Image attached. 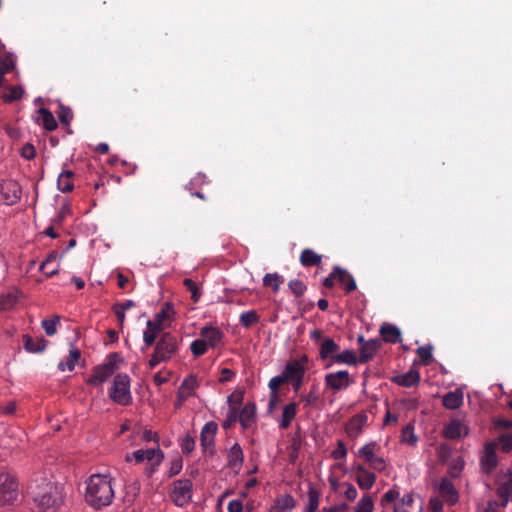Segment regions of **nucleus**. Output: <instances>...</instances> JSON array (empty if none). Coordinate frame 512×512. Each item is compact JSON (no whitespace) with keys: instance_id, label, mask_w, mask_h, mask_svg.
<instances>
[{"instance_id":"nucleus-1","label":"nucleus","mask_w":512,"mask_h":512,"mask_svg":"<svg viewBox=\"0 0 512 512\" xmlns=\"http://www.w3.org/2000/svg\"><path fill=\"white\" fill-rule=\"evenodd\" d=\"M114 491L107 475L93 474L89 477L85 494L86 502L95 509L108 506L113 499Z\"/></svg>"},{"instance_id":"nucleus-2","label":"nucleus","mask_w":512,"mask_h":512,"mask_svg":"<svg viewBox=\"0 0 512 512\" xmlns=\"http://www.w3.org/2000/svg\"><path fill=\"white\" fill-rule=\"evenodd\" d=\"M33 500L43 512H56L63 504L62 488L53 482L32 488Z\"/></svg>"},{"instance_id":"nucleus-3","label":"nucleus","mask_w":512,"mask_h":512,"mask_svg":"<svg viewBox=\"0 0 512 512\" xmlns=\"http://www.w3.org/2000/svg\"><path fill=\"white\" fill-rule=\"evenodd\" d=\"M124 365L125 359L118 352H112L106 356L102 364L94 367L93 373L88 378L87 383L98 386Z\"/></svg>"},{"instance_id":"nucleus-4","label":"nucleus","mask_w":512,"mask_h":512,"mask_svg":"<svg viewBox=\"0 0 512 512\" xmlns=\"http://www.w3.org/2000/svg\"><path fill=\"white\" fill-rule=\"evenodd\" d=\"M178 349V338L170 332L162 333L156 343L155 351L149 360L150 367L154 368L160 362L170 360L177 353Z\"/></svg>"},{"instance_id":"nucleus-5","label":"nucleus","mask_w":512,"mask_h":512,"mask_svg":"<svg viewBox=\"0 0 512 512\" xmlns=\"http://www.w3.org/2000/svg\"><path fill=\"white\" fill-rule=\"evenodd\" d=\"M136 463L147 461L145 472L148 476L155 473L164 459V453L159 448L139 449L132 453Z\"/></svg>"},{"instance_id":"nucleus-6","label":"nucleus","mask_w":512,"mask_h":512,"mask_svg":"<svg viewBox=\"0 0 512 512\" xmlns=\"http://www.w3.org/2000/svg\"><path fill=\"white\" fill-rule=\"evenodd\" d=\"M303 376V366L297 360L289 361L280 375L270 379L268 386L269 388L275 389L278 386H284L290 382V380Z\"/></svg>"},{"instance_id":"nucleus-7","label":"nucleus","mask_w":512,"mask_h":512,"mask_svg":"<svg viewBox=\"0 0 512 512\" xmlns=\"http://www.w3.org/2000/svg\"><path fill=\"white\" fill-rule=\"evenodd\" d=\"M18 497V484L9 474H0V506L13 504Z\"/></svg>"},{"instance_id":"nucleus-8","label":"nucleus","mask_w":512,"mask_h":512,"mask_svg":"<svg viewBox=\"0 0 512 512\" xmlns=\"http://www.w3.org/2000/svg\"><path fill=\"white\" fill-rule=\"evenodd\" d=\"M496 485V494L500 498L499 504L502 508H506L512 496V471L510 469L500 471L496 478Z\"/></svg>"},{"instance_id":"nucleus-9","label":"nucleus","mask_w":512,"mask_h":512,"mask_svg":"<svg viewBox=\"0 0 512 512\" xmlns=\"http://www.w3.org/2000/svg\"><path fill=\"white\" fill-rule=\"evenodd\" d=\"M193 484L190 479H180L173 483L171 499L179 506L183 507L191 500Z\"/></svg>"},{"instance_id":"nucleus-10","label":"nucleus","mask_w":512,"mask_h":512,"mask_svg":"<svg viewBox=\"0 0 512 512\" xmlns=\"http://www.w3.org/2000/svg\"><path fill=\"white\" fill-rule=\"evenodd\" d=\"M109 397L116 403L128 404V376L117 374L108 392Z\"/></svg>"},{"instance_id":"nucleus-11","label":"nucleus","mask_w":512,"mask_h":512,"mask_svg":"<svg viewBox=\"0 0 512 512\" xmlns=\"http://www.w3.org/2000/svg\"><path fill=\"white\" fill-rule=\"evenodd\" d=\"M174 314V307L170 303H165L161 310L155 314L154 319L148 321L147 326L162 331L170 325Z\"/></svg>"},{"instance_id":"nucleus-12","label":"nucleus","mask_w":512,"mask_h":512,"mask_svg":"<svg viewBox=\"0 0 512 512\" xmlns=\"http://www.w3.org/2000/svg\"><path fill=\"white\" fill-rule=\"evenodd\" d=\"M242 393L234 392L228 397L229 412L227 416H253L255 413L254 404H247L242 410Z\"/></svg>"},{"instance_id":"nucleus-13","label":"nucleus","mask_w":512,"mask_h":512,"mask_svg":"<svg viewBox=\"0 0 512 512\" xmlns=\"http://www.w3.org/2000/svg\"><path fill=\"white\" fill-rule=\"evenodd\" d=\"M358 343L360 344V356L358 358L359 363L361 364L367 363L371 360L381 346L380 339H370L365 341L362 335L358 337Z\"/></svg>"},{"instance_id":"nucleus-14","label":"nucleus","mask_w":512,"mask_h":512,"mask_svg":"<svg viewBox=\"0 0 512 512\" xmlns=\"http://www.w3.org/2000/svg\"><path fill=\"white\" fill-rule=\"evenodd\" d=\"M340 351V346L330 337H325L319 346V358L321 360H328L326 367L333 364L334 355Z\"/></svg>"},{"instance_id":"nucleus-15","label":"nucleus","mask_w":512,"mask_h":512,"mask_svg":"<svg viewBox=\"0 0 512 512\" xmlns=\"http://www.w3.org/2000/svg\"><path fill=\"white\" fill-rule=\"evenodd\" d=\"M468 434V427L458 418H451L443 430L446 439L456 440Z\"/></svg>"},{"instance_id":"nucleus-16","label":"nucleus","mask_w":512,"mask_h":512,"mask_svg":"<svg viewBox=\"0 0 512 512\" xmlns=\"http://www.w3.org/2000/svg\"><path fill=\"white\" fill-rule=\"evenodd\" d=\"M326 385L333 390L339 391L347 388L350 383L349 373L346 370H340L334 373H329L325 376Z\"/></svg>"},{"instance_id":"nucleus-17","label":"nucleus","mask_w":512,"mask_h":512,"mask_svg":"<svg viewBox=\"0 0 512 512\" xmlns=\"http://www.w3.org/2000/svg\"><path fill=\"white\" fill-rule=\"evenodd\" d=\"M1 194L6 204L13 205L21 198V187L15 181H7L1 185Z\"/></svg>"},{"instance_id":"nucleus-18","label":"nucleus","mask_w":512,"mask_h":512,"mask_svg":"<svg viewBox=\"0 0 512 512\" xmlns=\"http://www.w3.org/2000/svg\"><path fill=\"white\" fill-rule=\"evenodd\" d=\"M197 387L198 382L196 377L194 375L187 376L178 388L176 405H181L183 401L192 396Z\"/></svg>"},{"instance_id":"nucleus-19","label":"nucleus","mask_w":512,"mask_h":512,"mask_svg":"<svg viewBox=\"0 0 512 512\" xmlns=\"http://www.w3.org/2000/svg\"><path fill=\"white\" fill-rule=\"evenodd\" d=\"M200 336L206 341L208 347H217L224 338V333L217 327L204 326L200 330Z\"/></svg>"},{"instance_id":"nucleus-20","label":"nucleus","mask_w":512,"mask_h":512,"mask_svg":"<svg viewBox=\"0 0 512 512\" xmlns=\"http://www.w3.org/2000/svg\"><path fill=\"white\" fill-rule=\"evenodd\" d=\"M498 464L497 454L492 444L485 446L484 455L481 457V468L482 471L489 474L491 473Z\"/></svg>"},{"instance_id":"nucleus-21","label":"nucleus","mask_w":512,"mask_h":512,"mask_svg":"<svg viewBox=\"0 0 512 512\" xmlns=\"http://www.w3.org/2000/svg\"><path fill=\"white\" fill-rule=\"evenodd\" d=\"M217 423L210 421L204 425L200 433V442L204 450H208L213 446L214 437L217 432Z\"/></svg>"},{"instance_id":"nucleus-22","label":"nucleus","mask_w":512,"mask_h":512,"mask_svg":"<svg viewBox=\"0 0 512 512\" xmlns=\"http://www.w3.org/2000/svg\"><path fill=\"white\" fill-rule=\"evenodd\" d=\"M392 382L399 386L410 388L420 382V374L417 370L410 369L404 374L394 376Z\"/></svg>"},{"instance_id":"nucleus-23","label":"nucleus","mask_w":512,"mask_h":512,"mask_svg":"<svg viewBox=\"0 0 512 512\" xmlns=\"http://www.w3.org/2000/svg\"><path fill=\"white\" fill-rule=\"evenodd\" d=\"M438 489L448 504L454 505L458 501V493L454 487V484L449 479H442L439 483Z\"/></svg>"},{"instance_id":"nucleus-24","label":"nucleus","mask_w":512,"mask_h":512,"mask_svg":"<svg viewBox=\"0 0 512 512\" xmlns=\"http://www.w3.org/2000/svg\"><path fill=\"white\" fill-rule=\"evenodd\" d=\"M379 332L385 342L395 344L401 341V331L393 324L384 323Z\"/></svg>"},{"instance_id":"nucleus-25","label":"nucleus","mask_w":512,"mask_h":512,"mask_svg":"<svg viewBox=\"0 0 512 512\" xmlns=\"http://www.w3.org/2000/svg\"><path fill=\"white\" fill-rule=\"evenodd\" d=\"M24 348L30 353H41L43 352L48 344V341L43 337L33 338L29 335H25L23 338Z\"/></svg>"},{"instance_id":"nucleus-26","label":"nucleus","mask_w":512,"mask_h":512,"mask_svg":"<svg viewBox=\"0 0 512 512\" xmlns=\"http://www.w3.org/2000/svg\"><path fill=\"white\" fill-rule=\"evenodd\" d=\"M335 272L337 273V281L344 286L347 293L357 288L354 277L347 270L340 266H335Z\"/></svg>"},{"instance_id":"nucleus-27","label":"nucleus","mask_w":512,"mask_h":512,"mask_svg":"<svg viewBox=\"0 0 512 512\" xmlns=\"http://www.w3.org/2000/svg\"><path fill=\"white\" fill-rule=\"evenodd\" d=\"M442 404L445 408L454 410L463 404V392L460 390L450 391L442 397Z\"/></svg>"},{"instance_id":"nucleus-28","label":"nucleus","mask_w":512,"mask_h":512,"mask_svg":"<svg viewBox=\"0 0 512 512\" xmlns=\"http://www.w3.org/2000/svg\"><path fill=\"white\" fill-rule=\"evenodd\" d=\"M300 263L304 267L319 266L322 263V256L314 250L306 248L301 252Z\"/></svg>"},{"instance_id":"nucleus-29","label":"nucleus","mask_w":512,"mask_h":512,"mask_svg":"<svg viewBox=\"0 0 512 512\" xmlns=\"http://www.w3.org/2000/svg\"><path fill=\"white\" fill-rule=\"evenodd\" d=\"M73 177L74 173L70 170L61 172L57 179L58 189L63 193L71 192L74 188Z\"/></svg>"},{"instance_id":"nucleus-30","label":"nucleus","mask_w":512,"mask_h":512,"mask_svg":"<svg viewBox=\"0 0 512 512\" xmlns=\"http://www.w3.org/2000/svg\"><path fill=\"white\" fill-rule=\"evenodd\" d=\"M270 389V399L268 403V412L273 413L278 405L282 402V397L286 394L288 391V388L284 386H278L275 389Z\"/></svg>"},{"instance_id":"nucleus-31","label":"nucleus","mask_w":512,"mask_h":512,"mask_svg":"<svg viewBox=\"0 0 512 512\" xmlns=\"http://www.w3.org/2000/svg\"><path fill=\"white\" fill-rule=\"evenodd\" d=\"M58 258V254L56 251H52L48 254L46 259L41 263L40 265V271L44 273L47 277H52L58 273L59 270V264H56L52 269H49V266L51 264L56 263Z\"/></svg>"},{"instance_id":"nucleus-32","label":"nucleus","mask_w":512,"mask_h":512,"mask_svg":"<svg viewBox=\"0 0 512 512\" xmlns=\"http://www.w3.org/2000/svg\"><path fill=\"white\" fill-rule=\"evenodd\" d=\"M81 357V352L78 348L73 347L70 352L69 356L66 361H61L58 364V369L60 371H65L66 369L69 371H73L75 368L76 363Z\"/></svg>"},{"instance_id":"nucleus-33","label":"nucleus","mask_w":512,"mask_h":512,"mask_svg":"<svg viewBox=\"0 0 512 512\" xmlns=\"http://www.w3.org/2000/svg\"><path fill=\"white\" fill-rule=\"evenodd\" d=\"M367 418H350L346 423L345 430L349 437H357L365 424Z\"/></svg>"},{"instance_id":"nucleus-34","label":"nucleus","mask_w":512,"mask_h":512,"mask_svg":"<svg viewBox=\"0 0 512 512\" xmlns=\"http://www.w3.org/2000/svg\"><path fill=\"white\" fill-rule=\"evenodd\" d=\"M333 363L356 365L359 363V358L353 350H344L334 355Z\"/></svg>"},{"instance_id":"nucleus-35","label":"nucleus","mask_w":512,"mask_h":512,"mask_svg":"<svg viewBox=\"0 0 512 512\" xmlns=\"http://www.w3.org/2000/svg\"><path fill=\"white\" fill-rule=\"evenodd\" d=\"M38 113L41 118L42 125L46 130L54 131L57 128V121L52 112L42 107L38 110Z\"/></svg>"},{"instance_id":"nucleus-36","label":"nucleus","mask_w":512,"mask_h":512,"mask_svg":"<svg viewBox=\"0 0 512 512\" xmlns=\"http://www.w3.org/2000/svg\"><path fill=\"white\" fill-rule=\"evenodd\" d=\"M24 90L21 86H8L6 91L2 94V99L5 103H12L22 98Z\"/></svg>"},{"instance_id":"nucleus-37","label":"nucleus","mask_w":512,"mask_h":512,"mask_svg":"<svg viewBox=\"0 0 512 512\" xmlns=\"http://www.w3.org/2000/svg\"><path fill=\"white\" fill-rule=\"evenodd\" d=\"M228 463L229 466L232 468H240L242 462H243V452L241 447L238 444H234L228 455Z\"/></svg>"},{"instance_id":"nucleus-38","label":"nucleus","mask_w":512,"mask_h":512,"mask_svg":"<svg viewBox=\"0 0 512 512\" xmlns=\"http://www.w3.org/2000/svg\"><path fill=\"white\" fill-rule=\"evenodd\" d=\"M283 282V276L279 275L278 273H267L263 277V285L266 287H271L275 293L280 290V285Z\"/></svg>"},{"instance_id":"nucleus-39","label":"nucleus","mask_w":512,"mask_h":512,"mask_svg":"<svg viewBox=\"0 0 512 512\" xmlns=\"http://www.w3.org/2000/svg\"><path fill=\"white\" fill-rule=\"evenodd\" d=\"M260 320V317L258 313L255 310H249L246 312H243L240 315L239 322L242 327L249 328L252 325L258 323Z\"/></svg>"},{"instance_id":"nucleus-40","label":"nucleus","mask_w":512,"mask_h":512,"mask_svg":"<svg viewBox=\"0 0 512 512\" xmlns=\"http://www.w3.org/2000/svg\"><path fill=\"white\" fill-rule=\"evenodd\" d=\"M401 441L409 446H415L418 442V437L414 433V426L410 423L404 426L401 434Z\"/></svg>"},{"instance_id":"nucleus-41","label":"nucleus","mask_w":512,"mask_h":512,"mask_svg":"<svg viewBox=\"0 0 512 512\" xmlns=\"http://www.w3.org/2000/svg\"><path fill=\"white\" fill-rule=\"evenodd\" d=\"M300 448H301V438H300L299 434H296L292 438L291 444L288 447L289 462L291 464H295V462L298 458V455H299Z\"/></svg>"},{"instance_id":"nucleus-42","label":"nucleus","mask_w":512,"mask_h":512,"mask_svg":"<svg viewBox=\"0 0 512 512\" xmlns=\"http://www.w3.org/2000/svg\"><path fill=\"white\" fill-rule=\"evenodd\" d=\"M375 480H376L375 474L372 472H369V471L367 473L356 475V481H357L359 487L363 490L370 489L374 485Z\"/></svg>"},{"instance_id":"nucleus-43","label":"nucleus","mask_w":512,"mask_h":512,"mask_svg":"<svg viewBox=\"0 0 512 512\" xmlns=\"http://www.w3.org/2000/svg\"><path fill=\"white\" fill-rule=\"evenodd\" d=\"M319 498V492L313 486H310L308 490V504L304 512H315L319 506Z\"/></svg>"},{"instance_id":"nucleus-44","label":"nucleus","mask_w":512,"mask_h":512,"mask_svg":"<svg viewBox=\"0 0 512 512\" xmlns=\"http://www.w3.org/2000/svg\"><path fill=\"white\" fill-rule=\"evenodd\" d=\"M432 351L433 346L430 344L417 348L416 353L423 365L428 366L431 364L433 359Z\"/></svg>"},{"instance_id":"nucleus-45","label":"nucleus","mask_w":512,"mask_h":512,"mask_svg":"<svg viewBox=\"0 0 512 512\" xmlns=\"http://www.w3.org/2000/svg\"><path fill=\"white\" fill-rule=\"evenodd\" d=\"M208 344L204 339H196L190 344L191 353L195 358L204 355L207 352Z\"/></svg>"},{"instance_id":"nucleus-46","label":"nucleus","mask_w":512,"mask_h":512,"mask_svg":"<svg viewBox=\"0 0 512 512\" xmlns=\"http://www.w3.org/2000/svg\"><path fill=\"white\" fill-rule=\"evenodd\" d=\"M60 322V317L58 315L54 316L51 319H44L41 322L42 328L45 330L47 336H53L57 332V324Z\"/></svg>"},{"instance_id":"nucleus-47","label":"nucleus","mask_w":512,"mask_h":512,"mask_svg":"<svg viewBox=\"0 0 512 512\" xmlns=\"http://www.w3.org/2000/svg\"><path fill=\"white\" fill-rule=\"evenodd\" d=\"M277 504L280 512H290L295 507V500L291 495L285 494L278 498Z\"/></svg>"},{"instance_id":"nucleus-48","label":"nucleus","mask_w":512,"mask_h":512,"mask_svg":"<svg viewBox=\"0 0 512 512\" xmlns=\"http://www.w3.org/2000/svg\"><path fill=\"white\" fill-rule=\"evenodd\" d=\"M128 308V301L124 303H116L113 305L112 310L119 322L121 329L123 328L126 316V309Z\"/></svg>"},{"instance_id":"nucleus-49","label":"nucleus","mask_w":512,"mask_h":512,"mask_svg":"<svg viewBox=\"0 0 512 512\" xmlns=\"http://www.w3.org/2000/svg\"><path fill=\"white\" fill-rule=\"evenodd\" d=\"M14 68L13 60L10 57H0V86L3 83L4 75Z\"/></svg>"},{"instance_id":"nucleus-50","label":"nucleus","mask_w":512,"mask_h":512,"mask_svg":"<svg viewBox=\"0 0 512 512\" xmlns=\"http://www.w3.org/2000/svg\"><path fill=\"white\" fill-rule=\"evenodd\" d=\"M59 113L58 118L61 124L65 126H69L72 118H73V112L69 107H66L64 105L59 106Z\"/></svg>"},{"instance_id":"nucleus-51","label":"nucleus","mask_w":512,"mask_h":512,"mask_svg":"<svg viewBox=\"0 0 512 512\" xmlns=\"http://www.w3.org/2000/svg\"><path fill=\"white\" fill-rule=\"evenodd\" d=\"M291 292L296 296L300 297L302 296L306 291V285L303 283V281L298 279H293L288 284Z\"/></svg>"},{"instance_id":"nucleus-52","label":"nucleus","mask_w":512,"mask_h":512,"mask_svg":"<svg viewBox=\"0 0 512 512\" xmlns=\"http://www.w3.org/2000/svg\"><path fill=\"white\" fill-rule=\"evenodd\" d=\"M373 500L369 495H365L358 503L355 512H372Z\"/></svg>"},{"instance_id":"nucleus-53","label":"nucleus","mask_w":512,"mask_h":512,"mask_svg":"<svg viewBox=\"0 0 512 512\" xmlns=\"http://www.w3.org/2000/svg\"><path fill=\"white\" fill-rule=\"evenodd\" d=\"M498 443L503 452H510L512 450V433H504L498 437Z\"/></svg>"},{"instance_id":"nucleus-54","label":"nucleus","mask_w":512,"mask_h":512,"mask_svg":"<svg viewBox=\"0 0 512 512\" xmlns=\"http://www.w3.org/2000/svg\"><path fill=\"white\" fill-rule=\"evenodd\" d=\"M255 419L256 418H227L224 423V427L225 428L231 427L234 422L239 421L241 423V426L244 429H247V428H250L254 424Z\"/></svg>"},{"instance_id":"nucleus-55","label":"nucleus","mask_w":512,"mask_h":512,"mask_svg":"<svg viewBox=\"0 0 512 512\" xmlns=\"http://www.w3.org/2000/svg\"><path fill=\"white\" fill-rule=\"evenodd\" d=\"M376 447V443L372 442L365 446H363L361 449H359L358 454L365 459V461L368 463L373 457H375L374 449Z\"/></svg>"},{"instance_id":"nucleus-56","label":"nucleus","mask_w":512,"mask_h":512,"mask_svg":"<svg viewBox=\"0 0 512 512\" xmlns=\"http://www.w3.org/2000/svg\"><path fill=\"white\" fill-rule=\"evenodd\" d=\"M195 448V440L192 436L186 435L181 442V449L183 453L189 454Z\"/></svg>"},{"instance_id":"nucleus-57","label":"nucleus","mask_w":512,"mask_h":512,"mask_svg":"<svg viewBox=\"0 0 512 512\" xmlns=\"http://www.w3.org/2000/svg\"><path fill=\"white\" fill-rule=\"evenodd\" d=\"M185 287L191 292V297L194 301H197L199 298L198 286L192 279L184 280Z\"/></svg>"},{"instance_id":"nucleus-58","label":"nucleus","mask_w":512,"mask_h":512,"mask_svg":"<svg viewBox=\"0 0 512 512\" xmlns=\"http://www.w3.org/2000/svg\"><path fill=\"white\" fill-rule=\"evenodd\" d=\"M181 470H182V460L180 458H175L173 461H171L168 475H169V477H173V476L179 474L181 472Z\"/></svg>"},{"instance_id":"nucleus-59","label":"nucleus","mask_w":512,"mask_h":512,"mask_svg":"<svg viewBox=\"0 0 512 512\" xmlns=\"http://www.w3.org/2000/svg\"><path fill=\"white\" fill-rule=\"evenodd\" d=\"M36 155L35 148L32 144L26 143L21 149V156L25 159H33Z\"/></svg>"},{"instance_id":"nucleus-60","label":"nucleus","mask_w":512,"mask_h":512,"mask_svg":"<svg viewBox=\"0 0 512 512\" xmlns=\"http://www.w3.org/2000/svg\"><path fill=\"white\" fill-rule=\"evenodd\" d=\"M494 427L496 429H512V420L508 418H495Z\"/></svg>"},{"instance_id":"nucleus-61","label":"nucleus","mask_w":512,"mask_h":512,"mask_svg":"<svg viewBox=\"0 0 512 512\" xmlns=\"http://www.w3.org/2000/svg\"><path fill=\"white\" fill-rule=\"evenodd\" d=\"M369 466L374 469V470H377V471H382L384 470L385 468V461L383 458L381 457H373L369 462H368Z\"/></svg>"},{"instance_id":"nucleus-62","label":"nucleus","mask_w":512,"mask_h":512,"mask_svg":"<svg viewBox=\"0 0 512 512\" xmlns=\"http://www.w3.org/2000/svg\"><path fill=\"white\" fill-rule=\"evenodd\" d=\"M429 508L431 512H443V503L438 497H432L429 500Z\"/></svg>"},{"instance_id":"nucleus-63","label":"nucleus","mask_w":512,"mask_h":512,"mask_svg":"<svg viewBox=\"0 0 512 512\" xmlns=\"http://www.w3.org/2000/svg\"><path fill=\"white\" fill-rule=\"evenodd\" d=\"M504 509L505 508H502L498 501L489 500L484 509V512H503Z\"/></svg>"},{"instance_id":"nucleus-64","label":"nucleus","mask_w":512,"mask_h":512,"mask_svg":"<svg viewBox=\"0 0 512 512\" xmlns=\"http://www.w3.org/2000/svg\"><path fill=\"white\" fill-rule=\"evenodd\" d=\"M228 512H242L243 504L241 500L233 499L228 503Z\"/></svg>"}]
</instances>
